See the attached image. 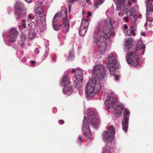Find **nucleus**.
Masks as SVG:
<instances>
[{
  "instance_id": "1",
  "label": "nucleus",
  "mask_w": 153,
  "mask_h": 153,
  "mask_svg": "<svg viewBox=\"0 0 153 153\" xmlns=\"http://www.w3.org/2000/svg\"><path fill=\"white\" fill-rule=\"evenodd\" d=\"M113 30L110 18L103 20L101 23H99L97 26L93 36V41L101 53L105 52L107 39L110 38Z\"/></svg>"
},
{
  "instance_id": "2",
  "label": "nucleus",
  "mask_w": 153,
  "mask_h": 153,
  "mask_svg": "<svg viewBox=\"0 0 153 153\" xmlns=\"http://www.w3.org/2000/svg\"><path fill=\"white\" fill-rule=\"evenodd\" d=\"M88 122L86 117H85L83 120L82 131L83 135L88 138L91 137V131L89 123L94 128L97 129L99 126L100 120L98 117H96L94 112L91 111L88 113Z\"/></svg>"
},
{
  "instance_id": "3",
  "label": "nucleus",
  "mask_w": 153,
  "mask_h": 153,
  "mask_svg": "<svg viewBox=\"0 0 153 153\" xmlns=\"http://www.w3.org/2000/svg\"><path fill=\"white\" fill-rule=\"evenodd\" d=\"M114 94L112 92L109 94L105 104L108 109L111 108L115 109L116 111L114 115L116 117H119L122 115V111L124 107L122 104H118V99H114Z\"/></svg>"
},
{
  "instance_id": "4",
  "label": "nucleus",
  "mask_w": 153,
  "mask_h": 153,
  "mask_svg": "<svg viewBox=\"0 0 153 153\" xmlns=\"http://www.w3.org/2000/svg\"><path fill=\"white\" fill-rule=\"evenodd\" d=\"M101 88L100 83L96 79L92 78L88 83L85 89L87 96L88 97L94 96L96 92L100 90Z\"/></svg>"
},
{
  "instance_id": "5",
  "label": "nucleus",
  "mask_w": 153,
  "mask_h": 153,
  "mask_svg": "<svg viewBox=\"0 0 153 153\" xmlns=\"http://www.w3.org/2000/svg\"><path fill=\"white\" fill-rule=\"evenodd\" d=\"M105 67L102 64L95 65L92 73L95 78L102 81L105 76Z\"/></svg>"
},
{
  "instance_id": "6",
  "label": "nucleus",
  "mask_w": 153,
  "mask_h": 153,
  "mask_svg": "<svg viewBox=\"0 0 153 153\" xmlns=\"http://www.w3.org/2000/svg\"><path fill=\"white\" fill-rule=\"evenodd\" d=\"M138 55L137 49H135V51H132L128 53L126 56V60L128 63L132 66H137L139 64L140 60Z\"/></svg>"
},
{
  "instance_id": "7",
  "label": "nucleus",
  "mask_w": 153,
  "mask_h": 153,
  "mask_svg": "<svg viewBox=\"0 0 153 153\" xmlns=\"http://www.w3.org/2000/svg\"><path fill=\"white\" fill-rule=\"evenodd\" d=\"M61 17L62 20L63 25L66 27V31H68L69 30L70 23L67 20V12L66 10H62L60 12L56 14L53 18L52 22H57L59 19Z\"/></svg>"
},
{
  "instance_id": "8",
  "label": "nucleus",
  "mask_w": 153,
  "mask_h": 153,
  "mask_svg": "<svg viewBox=\"0 0 153 153\" xmlns=\"http://www.w3.org/2000/svg\"><path fill=\"white\" fill-rule=\"evenodd\" d=\"M107 60L108 61L107 66L108 68L110 74L111 76L113 75L115 73V69L119 68L118 62L113 57L112 53L108 56Z\"/></svg>"
},
{
  "instance_id": "9",
  "label": "nucleus",
  "mask_w": 153,
  "mask_h": 153,
  "mask_svg": "<svg viewBox=\"0 0 153 153\" xmlns=\"http://www.w3.org/2000/svg\"><path fill=\"white\" fill-rule=\"evenodd\" d=\"M60 83L61 85H64V88L63 91L64 94H68V92H72L71 82L67 78L66 74L64 75L61 80Z\"/></svg>"
},
{
  "instance_id": "10",
  "label": "nucleus",
  "mask_w": 153,
  "mask_h": 153,
  "mask_svg": "<svg viewBox=\"0 0 153 153\" xmlns=\"http://www.w3.org/2000/svg\"><path fill=\"white\" fill-rule=\"evenodd\" d=\"M114 129L113 126H111L108 131H105L103 133L102 137L104 141L105 142H112L114 140Z\"/></svg>"
},
{
  "instance_id": "11",
  "label": "nucleus",
  "mask_w": 153,
  "mask_h": 153,
  "mask_svg": "<svg viewBox=\"0 0 153 153\" xmlns=\"http://www.w3.org/2000/svg\"><path fill=\"white\" fill-rule=\"evenodd\" d=\"M129 114L130 112L128 110L125 108L123 112L124 118L122 121V123L123 129L126 133L127 131Z\"/></svg>"
},
{
  "instance_id": "12",
  "label": "nucleus",
  "mask_w": 153,
  "mask_h": 153,
  "mask_svg": "<svg viewBox=\"0 0 153 153\" xmlns=\"http://www.w3.org/2000/svg\"><path fill=\"white\" fill-rule=\"evenodd\" d=\"M23 7V4L20 1H17L16 3L14 8L17 10L15 12V14L17 18L20 19L22 18L24 16Z\"/></svg>"
},
{
  "instance_id": "13",
  "label": "nucleus",
  "mask_w": 153,
  "mask_h": 153,
  "mask_svg": "<svg viewBox=\"0 0 153 153\" xmlns=\"http://www.w3.org/2000/svg\"><path fill=\"white\" fill-rule=\"evenodd\" d=\"M43 6L42 3H39L36 6L34 10L36 16L42 17L44 15Z\"/></svg>"
},
{
  "instance_id": "14",
  "label": "nucleus",
  "mask_w": 153,
  "mask_h": 153,
  "mask_svg": "<svg viewBox=\"0 0 153 153\" xmlns=\"http://www.w3.org/2000/svg\"><path fill=\"white\" fill-rule=\"evenodd\" d=\"M146 14L151 15L153 13V0H146Z\"/></svg>"
},
{
  "instance_id": "15",
  "label": "nucleus",
  "mask_w": 153,
  "mask_h": 153,
  "mask_svg": "<svg viewBox=\"0 0 153 153\" xmlns=\"http://www.w3.org/2000/svg\"><path fill=\"white\" fill-rule=\"evenodd\" d=\"M10 37L12 41H14L18 35V32L14 28H12L9 32Z\"/></svg>"
},
{
  "instance_id": "16",
  "label": "nucleus",
  "mask_w": 153,
  "mask_h": 153,
  "mask_svg": "<svg viewBox=\"0 0 153 153\" xmlns=\"http://www.w3.org/2000/svg\"><path fill=\"white\" fill-rule=\"evenodd\" d=\"M83 71L76 69L75 72V75L76 80H82L83 78Z\"/></svg>"
},
{
  "instance_id": "17",
  "label": "nucleus",
  "mask_w": 153,
  "mask_h": 153,
  "mask_svg": "<svg viewBox=\"0 0 153 153\" xmlns=\"http://www.w3.org/2000/svg\"><path fill=\"white\" fill-rule=\"evenodd\" d=\"M37 17V19L35 20L37 25L39 26L42 25L43 22L45 20V18H44L42 16L40 17L39 16Z\"/></svg>"
},
{
  "instance_id": "18",
  "label": "nucleus",
  "mask_w": 153,
  "mask_h": 153,
  "mask_svg": "<svg viewBox=\"0 0 153 153\" xmlns=\"http://www.w3.org/2000/svg\"><path fill=\"white\" fill-rule=\"evenodd\" d=\"M89 20L88 18H87L85 19H83L82 21L81 27H83V28H85L87 29L88 27V26L89 25Z\"/></svg>"
},
{
  "instance_id": "19",
  "label": "nucleus",
  "mask_w": 153,
  "mask_h": 153,
  "mask_svg": "<svg viewBox=\"0 0 153 153\" xmlns=\"http://www.w3.org/2000/svg\"><path fill=\"white\" fill-rule=\"evenodd\" d=\"M82 80H76L74 82V87L77 88H80L82 86Z\"/></svg>"
},
{
  "instance_id": "20",
  "label": "nucleus",
  "mask_w": 153,
  "mask_h": 153,
  "mask_svg": "<svg viewBox=\"0 0 153 153\" xmlns=\"http://www.w3.org/2000/svg\"><path fill=\"white\" fill-rule=\"evenodd\" d=\"M137 49H145V46L143 42L140 40H139L137 43Z\"/></svg>"
},
{
  "instance_id": "21",
  "label": "nucleus",
  "mask_w": 153,
  "mask_h": 153,
  "mask_svg": "<svg viewBox=\"0 0 153 153\" xmlns=\"http://www.w3.org/2000/svg\"><path fill=\"white\" fill-rule=\"evenodd\" d=\"M94 7L96 8H98L102 4L105 0H94Z\"/></svg>"
},
{
  "instance_id": "22",
  "label": "nucleus",
  "mask_w": 153,
  "mask_h": 153,
  "mask_svg": "<svg viewBox=\"0 0 153 153\" xmlns=\"http://www.w3.org/2000/svg\"><path fill=\"white\" fill-rule=\"evenodd\" d=\"M132 39L131 38H128L126 41V45L128 49H129L131 48L132 43Z\"/></svg>"
},
{
  "instance_id": "23",
  "label": "nucleus",
  "mask_w": 153,
  "mask_h": 153,
  "mask_svg": "<svg viewBox=\"0 0 153 153\" xmlns=\"http://www.w3.org/2000/svg\"><path fill=\"white\" fill-rule=\"evenodd\" d=\"M87 30V28H83V27H81L80 28L79 31L80 35L82 36H84Z\"/></svg>"
},
{
  "instance_id": "24",
  "label": "nucleus",
  "mask_w": 153,
  "mask_h": 153,
  "mask_svg": "<svg viewBox=\"0 0 153 153\" xmlns=\"http://www.w3.org/2000/svg\"><path fill=\"white\" fill-rule=\"evenodd\" d=\"M117 7L115 10V13L118 12L122 10H124L123 8H125V6L117 4Z\"/></svg>"
},
{
  "instance_id": "25",
  "label": "nucleus",
  "mask_w": 153,
  "mask_h": 153,
  "mask_svg": "<svg viewBox=\"0 0 153 153\" xmlns=\"http://www.w3.org/2000/svg\"><path fill=\"white\" fill-rule=\"evenodd\" d=\"M136 13L134 11H131L130 13L131 18L133 21H136V17L135 16Z\"/></svg>"
},
{
  "instance_id": "26",
  "label": "nucleus",
  "mask_w": 153,
  "mask_h": 153,
  "mask_svg": "<svg viewBox=\"0 0 153 153\" xmlns=\"http://www.w3.org/2000/svg\"><path fill=\"white\" fill-rule=\"evenodd\" d=\"M52 25L54 30H59V26L57 24V22H52Z\"/></svg>"
},
{
  "instance_id": "27",
  "label": "nucleus",
  "mask_w": 153,
  "mask_h": 153,
  "mask_svg": "<svg viewBox=\"0 0 153 153\" xmlns=\"http://www.w3.org/2000/svg\"><path fill=\"white\" fill-rule=\"evenodd\" d=\"M26 39V35L24 33H22L21 35L20 40L22 42V44H24L23 42H25Z\"/></svg>"
},
{
  "instance_id": "28",
  "label": "nucleus",
  "mask_w": 153,
  "mask_h": 153,
  "mask_svg": "<svg viewBox=\"0 0 153 153\" xmlns=\"http://www.w3.org/2000/svg\"><path fill=\"white\" fill-rule=\"evenodd\" d=\"M126 0H117V4L126 6L125 3Z\"/></svg>"
},
{
  "instance_id": "29",
  "label": "nucleus",
  "mask_w": 153,
  "mask_h": 153,
  "mask_svg": "<svg viewBox=\"0 0 153 153\" xmlns=\"http://www.w3.org/2000/svg\"><path fill=\"white\" fill-rule=\"evenodd\" d=\"M74 52L73 51H71L68 57V60H72L74 58Z\"/></svg>"
},
{
  "instance_id": "30",
  "label": "nucleus",
  "mask_w": 153,
  "mask_h": 153,
  "mask_svg": "<svg viewBox=\"0 0 153 153\" xmlns=\"http://www.w3.org/2000/svg\"><path fill=\"white\" fill-rule=\"evenodd\" d=\"M132 34L133 36H135V33L134 32V30L132 29L127 30L126 34L128 36H129L130 34Z\"/></svg>"
},
{
  "instance_id": "31",
  "label": "nucleus",
  "mask_w": 153,
  "mask_h": 153,
  "mask_svg": "<svg viewBox=\"0 0 153 153\" xmlns=\"http://www.w3.org/2000/svg\"><path fill=\"white\" fill-rule=\"evenodd\" d=\"M26 20L25 19H23L22 20V25L19 26V27L20 29L21 27H23L24 28H25L26 27V24L25 23Z\"/></svg>"
},
{
  "instance_id": "32",
  "label": "nucleus",
  "mask_w": 153,
  "mask_h": 153,
  "mask_svg": "<svg viewBox=\"0 0 153 153\" xmlns=\"http://www.w3.org/2000/svg\"><path fill=\"white\" fill-rule=\"evenodd\" d=\"M123 11L122 10L120 11H119L118 12L115 13L116 14H117L120 17H122L123 15Z\"/></svg>"
},
{
  "instance_id": "33",
  "label": "nucleus",
  "mask_w": 153,
  "mask_h": 153,
  "mask_svg": "<svg viewBox=\"0 0 153 153\" xmlns=\"http://www.w3.org/2000/svg\"><path fill=\"white\" fill-rule=\"evenodd\" d=\"M147 15L146 17V20L147 21L150 22H152L153 21V18L152 17H150V15Z\"/></svg>"
},
{
  "instance_id": "34",
  "label": "nucleus",
  "mask_w": 153,
  "mask_h": 153,
  "mask_svg": "<svg viewBox=\"0 0 153 153\" xmlns=\"http://www.w3.org/2000/svg\"><path fill=\"white\" fill-rule=\"evenodd\" d=\"M28 18L29 19L32 20L34 18V16L32 14H29L28 16Z\"/></svg>"
},
{
  "instance_id": "35",
  "label": "nucleus",
  "mask_w": 153,
  "mask_h": 153,
  "mask_svg": "<svg viewBox=\"0 0 153 153\" xmlns=\"http://www.w3.org/2000/svg\"><path fill=\"white\" fill-rule=\"evenodd\" d=\"M133 2V1L132 0H128V4L129 6H131Z\"/></svg>"
},
{
  "instance_id": "36",
  "label": "nucleus",
  "mask_w": 153,
  "mask_h": 153,
  "mask_svg": "<svg viewBox=\"0 0 153 153\" xmlns=\"http://www.w3.org/2000/svg\"><path fill=\"white\" fill-rule=\"evenodd\" d=\"M48 53V51H46L45 52V53L43 55V57L44 59H45V58L47 57Z\"/></svg>"
},
{
  "instance_id": "37",
  "label": "nucleus",
  "mask_w": 153,
  "mask_h": 153,
  "mask_svg": "<svg viewBox=\"0 0 153 153\" xmlns=\"http://www.w3.org/2000/svg\"><path fill=\"white\" fill-rule=\"evenodd\" d=\"M78 140L80 141L81 142H82L83 141V140L82 139V137L80 135H79L78 136Z\"/></svg>"
},
{
  "instance_id": "38",
  "label": "nucleus",
  "mask_w": 153,
  "mask_h": 153,
  "mask_svg": "<svg viewBox=\"0 0 153 153\" xmlns=\"http://www.w3.org/2000/svg\"><path fill=\"white\" fill-rule=\"evenodd\" d=\"M56 55H54L52 57V60L53 61L55 62L56 60Z\"/></svg>"
},
{
  "instance_id": "39",
  "label": "nucleus",
  "mask_w": 153,
  "mask_h": 153,
  "mask_svg": "<svg viewBox=\"0 0 153 153\" xmlns=\"http://www.w3.org/2000/svg\"><path fill=\"white\" fill-rule=\"evenodd\" d=\"M33 38V36L32 34L30 33L29 34V36L28 37V39H32Z\"/></svg>"
},
{
  "instance_id": "40",
  "label": "nucleus",
  "mask_w": 153,
  "mask_h": 153,
  "mask_svg": "<svg viewBox=\"0 0 153 153\" xmlns=\"http://www.w3.org/2000/svg\"><path fill=\"white\" fill-rule=\"evenodd\" d=\"M35 51L36 53H37V54H38L39 52V49L38 48H36L35 49Z\"/></svg>"
},
{
  "instance_id": "41",
  "label": "nucleus",
  "mask_w": 153,
  "mask_h": 153,
  "mask_svg": "<svg viewBox=\"0 0 153 153\" xmlns=\"http://www.w3.org/2000/svg\"><path fill=\"white\" fill-rule=\"evenodd\" d=\"M114 76L116 80H118L119 77L117 75H115Z\"/></svg>"
},
{
  "instance_id": "42",
  "label": "nucleus",
  "mask_w": 153,
  "mask_h": 153,
  "mask_svg": "<svg viewBox=\"0 0 153 153\" xmlns=\"http://www.w3.org/2000/svg\"><path fill=\"white\" fill-rule=\"evenodd\" d=\"M59 122L61 124H63L64 123V121L63 120H59Z\"/></svg>"
},
{
  "instance_id": "43",
  "label": "nucleus",
  "mask_w": 153,
  "mask_h": 153,
  "mask_svg": "<svg viewBox=\"0 0 153 153\" xmlns=\"http://www.w3.org/2000/svg\"><path fill=\"white\" fill-rule=\"evenodd\" d=\"M123 27L125 29H126L128 28V26L126 24H125L124 25Z\"/></svg>"
},
{
  "instance_id": "44",
  "label": "nucleus",
  "mask_w": 153,
  "mask_h": 153,
  "mask_svg": "<svg viewBox=\"0 0 153 153\" xmlns=\"http://www.w3.org/2000/svg\"><path fill=\"white\" fill-rule=\"evenodd\" d=\"M124 19L127 22L128 21V18L127 17H125L124 18Z\"/></svg>"
},
{
  "instance_id": "45",
  "label": "nucleus",
  "mask_w": 153,
  "mask_h": 153,
  "mask_svg": "<svg viewBox=\"0 0 153 153\" xmlns=\"http://www.w3.org/2000/svg\"><path fill=\"white\" fill-rule=\"evenodd\" d=\"M91 13L90 12H88V16H90L91 15Z\"/></svg>"
},
{
  "instance_id": "46",
  "label": "nucleus",
  "mask_w": 153,
  "mask_h": 153,
  "mask_svg": "<svg viewBox=\"0 0 153 153\" xmlns=\"http://www.w3.org/2000/svg\"><path fill=\"white\" fill-rule=\"evenodd\" d=\"M25 1L27 3H30L31 1V0H25Z\"/></svg>"
},
{
  "instance_id": "47",
  "label": "nucleus",
  "mask_w": 153,
  "mask_h": 153,
  "mask_svg": "<svg viewBox=\"0 0 153 153\" xmlns=\"http://www.w3.org/2000/svg\"><path fill=\"white\" fill-rule=\"evenodd\" d=\"M141 34L143 36H145V33H142V32L141 33Z\"/></svg>"
},
{
  "instance_id": "48",
  "label": "nucleus",
  "mask_w": 153,
  "mask_h": 153,
  "mask_svg": "<svg viewBox=\"0 0 153 153\" xmlns=\"http://www.w3.org/2000/svg\"><path fill=\"white\" fill-rule=\"evenodd\" d=\"M76 70H75L74 69H73L72 70V73H74L75 74V71H76Z\"/></svg>"
},
{
  "instance_id": "49",
  "label": "nucleus",
  "mask_w": 153,
  "mask_h": 153,
  "mask_svg": "<svg viewBox=\"0 0 153 153\" xmlns=\"http://www.w3.org/2000/svg\"><path fill=\"white\" fill-rule=\"evenodd\" d=\"M142 54L143 55L144 53V50L145 49H142Z\"/></svg>"
},
{
  "instance_id": "50",
  "label": "nucleus",
  "mask_w": 153,
  "mask_h": 153,
  "mask_svg": "<svg viewBox=\"0 0 153 153\" xmlns=\"http://www.w3.org/2000/svg\"><path fill=\"white\" fill-rule=\"evenodd\" d=\"M31 63H32V64H33L35 63H36V62H35V61H31Z\"/></svg>"
},
{
  "instance_id": "51",
  "label": "nucleus",
  "mask_w": 153,
  "mask_h": 153,
  "mask_svg": "<svg viewBox=\"0 0 153 153\" xmlns=\"http://www.w3.org/2000/svg\"><path fill=\"white\" fill-rule=\"evenodd\" d=\"M90 1V0H86V2L87 3H88Z\"/></svg>"
},
{
  "instance_id": "52",
  "label": "nucleus",
  "mask_w": 153,
  "mask_h": 153,
  "mask_svg": "<svg viewBox=\"0 0 153 153\" xmlns=\"http://www.w3.org/2000/svg\"><path fill=\"white\" fill-rule=\"evenodd\" d=\"M147 23H146L145 24V25L146 26L147 25Z\"/></svg>"
},
{
  "instance_id": "53",
  "label": "nucleus",
  "mask_w": 153,
  "mask_h": 153,
  "mask_svg": "<svg viewBox=\"0 0 153 153\" xmlns=\"http://www.w3.org/2000/svg\"><path fill=\"white\" fill-rule=\"evenodd\" d=\"M150 26L151 27H152V25H150Z\"/></svg>"
},
{
  "instance_id": "54",
  "label": "nucleus",
  "mask_w": 153,
  "mask_h": 153,
  "mask_svg": "<svg viewBox=\"0 0 153 153\" xmlns=\"http://www.w3.org/2000/svg\"><path fill=\"white\" fill-rule=\"evenodd\" d=\"M103 153H105L104 152H103Z\"/></svg>"
}]
</instances>
